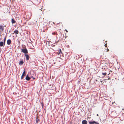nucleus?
<instances>
[{
	"instance_id": "15",
	"label": "nucleus",
	"mask_w": 124,
	"mask_h": 124,
	"mask_svg": "<svg viewBox=\"0 0 124 124\" xmlns=\"http://www.w3.org/2000/svg\"><path fill=\"white\" fill-rule=\"evenodd\" d=\"M102 75L104 76H105L107 74V73L106 72H105V73L102 72Z\"/></svg>"
},
{
	"instance_id": "19",
	"label": "nucleus",
	"mask_w": 124,
	"mask_h": 124,
	"mask_svg": "<svg viewBox=\"0 0 124 124\" xmlns=\"http://www.w3.org/2000/svg\"><path fill=\"white\" fill-rule=\"evenodd\" d=\"M104 46H105V47H107V44H105Z\"/></svg>"
},
{
	"instance_id": "9",
	"label": "nucleus",
	"mask_w": 124,
	"mask_h": 124,
	"mask_svg": "<svg viewBox=\"0 0 124 124\" xmlns=\"http://www.w3.org/2000/svg\"><path fill=\"white\" fill-rule=\"evenodd\" d=\"M4 28L3 26L0 25V31H3L4 30Z\"/></svg>"
},
{
	"instance_id": "4",
	"label": "nucleus",
	"mask_w": 124,
	"mask_h": 124,
	"mask_svg": "<svg viewBox=\"0 0 124 124\" xmlns=\"http://www.w3.org/2000/svg\"><path fill=\"white\" fill-rule=\"evenodd\" d=\"M24 55L25 56L26 60L28 61L29 60L30 58L29 56L27 54H24Z\"/></svg>"
},
{
	"instance_id": "8",
	"label": "nucleus",
	"mask_w": 124,
	"mask_h": 124,
	"mask_svg": "<svg viewBox=\"0 0 124 124\" xmlns=\"http://www.w3.org/2000/svg\"><path fill=\"white\" fill-rule=\"evenodd\" d=\"M5 45L4 43L2 41H1L0 42V46H4Z\"/></svg>"
},
{
	"instance_id": "5",
	"label": "nucleus",
	"mask_w": 124,
	"mask_h": 124,
	"mask_svg": "<svg viewBox=\"0 0 124 124\" xmlns=\"http://www.w3.org/2000/svg\"><path fill=\"white\" fill-rule=\"evenodd\" d=\"M31 79V77H29L28 76V75L27 74L26 75V78L25 79L26 80L29 81Z\"/></svg>"
},
{
	"instance_id": "18",
	"label": "nucleus",
	"mask_w": 124,
	"mask_h": 124,
	"mask_svg": "<svg viewBox=\"0 0 124 124\" xmlns=\"http://www.w3.org/2000/svg\"><path fill=\"white\" fill-rule=\"evenodd\" d=\"M6 40V39H4V42H3L4 43V44H5Z\"/></svg>"
},
{
	"instance_id": "6",
	"label": "nucleus",
	"mask_w": 124,
	"mask_h": 124,
	"mask_svg": "<svg viewBox=\"0 0 124 124\" xmlns=\"http://www.w3.org/2000/svg\"><path fill=\"white\" fill-rule=\"evenodd\" d=\"M23 63L24 62L23 61V60H22L21 61L20 60L19 62V64L20 65H22L23 64Z\"/></svg>"
},
{
	"instance_id": "10",
	"label": "nucleus",
	"mask_w": 124,
	"mask_h": 124,
	"mask_svg": "<svg viewBox=\"0 0 124 124\" xmlns=\"http://www.w3.org/2000/svg\"><path fill=\"white\" fill-rule=\"evenodd\" d=\"M87 122L86 120H84L82 122V123L83 124H87Z\"/></svg>"
},
{
	"instance_id": "11",
	"label": "nucleus",
	"mask_w": 124,
	"mask_h": 124,
	"mask_svg": "<svg viewBox=\"0 0 124 124\" xmlns=\"http://www.w3.org/2000/svg\"><path fill=\"white\" fill-rule=\"evenodd\" d=\"M62 53V51L61 49H60L59 50V52L57 54H58V55H59V54H60V56H61V54Z\"/></svg>"
},
{
	"instance_id": "16",
	"label": "nucleus",
	"mask_w": 124,
	"mask_h": 124,
	"mask_svg": "<svg viewBox=\"0 0 124 124\" xmlns=\"http://www.w3.org/2000/svg\"><path fill=\"white\" fill-rule=\"evenodd\" d=\"M57 32H54L52 33V35H55L56 34Z\"/></svg>"
},
{
	"instance_id": "23",
	"label": "nucleus",
	"mask_w": 124,
	"mask_h": 124,
	"mask_svg": "<svg viewBox=\"0 0 124 124\" xmlns=\"http://www.w3.org/2000/svg\"><path fill=\"white\" fill-rule=\"evenodd\" d=\"M110 79V78H108V79H107L108 80H109Z\"/></svg>"
},
{
	"instance_id": "1",
	"label": "nucleus",
	"mask_w": 124,
	"mask_h": 124,
	"mask_svg": "<svg viewBox=\"0 0 124 124\" xmlns=\"http://www.w3.org/2000/svg\"><path fill=\"white\" fill-rule=\"evenodd\" d=\"M21 52L24 53V54H26L28 53V51L26 48L22 49H21Z\"/></svg>"
},
{
	"instance_id": "17",
	"label": "nucleus",
	"mask_w": 124,
	"mask_h": 124,
	"mask_svg": "<svg viewBox=\"0 0 124 124\" xmlns=\"http://www.w3.org/2000/svg\"><path fill=\"white\" fill-rule=\"evenodd\" d=\"M41 106H42V108H43V106H44V104L42 102L41 103Z\"/></svg>"
},
{
	"instance_id": "14",
	"label": "nucleus",
	"mask_w": 124,
	"mask_h": 124,
	"mask_svg": "<svg viewBox=\"0 0 124 124\" xmlns=\"http://www.w3.org/2000/svg\"><path fill=\"white\" fill-rule=\"evenodd\" d=\"M39 119H38V117H36V122L37 123H38L39 122Z\"/></svg>"
},
{
	"instance_id": "20",
	"label": "nucleus",
	"mask_w": 124,
	"mask_h": 124,
	"mask_svg": "<svg viewBox=\"0 0 124 124\" xmlns=\"http://www.w3.org/2000/svg\"><path fill=\"white\" fill-rule=\"evenodd\" d=\"M31 78H33V79H35V78L33 77L32 76H31Z\"/></svg>"
},
{
	"instance_id": "7",
	"label": "nucleus",
	"mask_w": 124,
	"mask_h": 124,
	"mask_svg": "<svg viewBox=\"0 0 124 124\" xmlns=\"http://www.w3.org/2000/svg\"><path fill=\"white\" fill-rule=\"evenodd\" d=\"M11 43V41L10 39H8L7 41V43L8 45H10Z\"/></svg>"
},
{
	"instance_id": "2",
	"label": "nucleus",
	"mask_w": 124,
	"mask_h": 124,
	"mask_svg": "<svg viewBox=\"0 0 124 124\" xmlns=\"http://www.w3.org/2000/svg\"><path fill=\"white\" fill-rule=\"evenodd\" d=\"M26 74V72H25V69H24V71L23 72L21 76V79L22 80L23 78L25 76Z\"/></svg>"
},
{
	"instance_id": "22",
	"label": "nucleus",
	"mask_w": 124,
	"mask_h": 124,
	"mask_svg": "<svg viewBox=\"0 0 124 124\" xmlns=\"http://www.w3.org/2000/svg\"><path fill=\"white\" fill-rule=\"evenodd\" d=\"M107 52L109 51V49L108 48H107Z\"/></svg>"
},
{
	"instance_id": "25",
	"label": "nucleus",
	"mask_w": 124,
	"mask_h": 124,
	"mask_svg": "<svg viewBox=\"0 0 124 124\" xmlns=\"http://www.w3.org/2000/svg\"><path fill=\"white\" fill-rule=\"evenodd\" d=\"M49 39H48V41H49Z\"/></svg>"
},
{
	"instance_id": "3",
	"label": "nucleus",
	"mask_w": 124,
	"mask_h": 124,
	"mask_svg": "<svg viewBox=\"0 0 124 124\" xmlns=\"http://www.w3.org/2000/svg\"><path fill=\"white\" fill-rule=\"evenodd\" d=\"M89 124H99V123L98 122H96L95 121H89Z\"/></svg>"
},
{
	"instance_id": "13",
	"label": "nucleus",
	"mask_w": 124,
	"mask_h": 124,
	"mask_svg": "<svg viewBox=\"0 0 124 124\" xmlns=\"http://www.w3.org/2000/svg\"><path fill=\"white\" fill-rule=\"evenodd\" d=\"M12 23H14L16 22V21L14 20L13 19H11Z\"/></svg>"
},
{
	"instance_id": "12",
	"label": "nucleus",
	"mask_w": 124,
	"mask_h": 124,
	"mask_svg": "<svg viewBox=\"0 0 124 124\" xmlns=\"http://www.w3.org/2000/svg\"><path fill=\"white\" fill-rule=\"evenodd\" d=\"M14 32L16 34H18L19 33V31L17 30H15L14 31Z\"/></svg>"
},
{
	"instance_id": "21",
	"label": "nucleus",
	"mask_w": 124,
	"mask_h": 124,
	"mask_svg": "<svg viewBox=\"0 0 124 124\" xmlns=\"http://www.w3.org/2000/svg\"><path fill=\"white\" fill-rule=\"evenodd\" d=\"M65 31H66L67 32H68V31H67V30H65Z\"/></svg>"
},
{
	"instance_id": "24",
	"label": "nucleus",
	"mask_w": 124,
	"mask_h": 124,
	"mask_svg": "<svg viewBox=\"0 0 124 124\" xmlns=\"http://www.w3.org/2000/svg\"><path fill=\"white\" fill-rule=\"evenodd\" d=\"M97 116H98V114H97Z\"/></svg>"
}]
</instances>
